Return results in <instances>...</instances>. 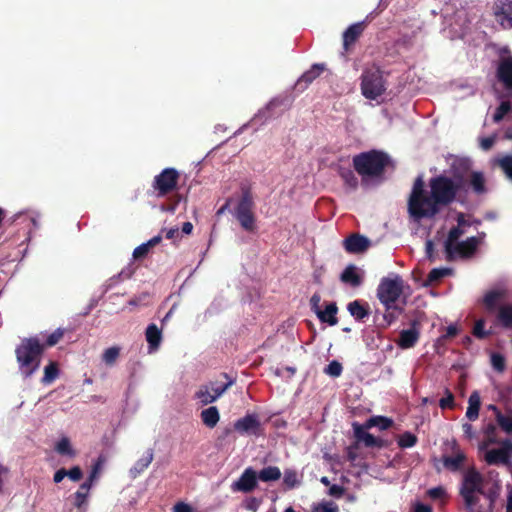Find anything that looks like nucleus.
<instances>
[{"instance_id":"f257e3e1","label":"nucleus","mask_w":512,"mask_h":512,"mask_svg":"<svg viewBox=\"0 0 512 512\" xmlns=\"http://www.w3.org/2000/svg\"><path fill=\"white\" fill-rule=\"evenodd\" d=\"M463 183V178L458 174L433 177L429 181L431 195H428L422 178L418 177L408 200L410 217L415 221L433 217L441 206L454 200Z\"/></svg>"},{"instance_id":"72a5a7b5","label":"nucleus","mask_w":512,"mask_h":512,"mask_svg":"<svg viewBox=\"0 0 512 512\" xmlns=\"http://www.w3.org/2000/svg\"><path fill=\"white\" fill-rule=\"evenodd\" d=\"M470 185L473 191L477 194H483L486 192L485 179L482 173L473 172L470 177Z\"/></svg>"},{"instance_id":"338daca9","label":"nucleus","mask_w":512,"mask_h":512,"mask_svg":"<svg viewBox=\"0 0 512 512\" xmlns=\"http://www.w3.org/2000/svg\"><path fill=\"white\" fill-rule=\"evenodd\" d=\"M458 333V328L455 324H451L449 325L447 328H446V334H445V337H453L455 335H457Z\"/></svg>"},{"instance_id":"774afa93","label":"nucleus","mask_w":512,"mask_h":512,"mask_svg":"<svg viewBox=\"0 0 512 512\" xmlns=\"http://www.w3.org/2000/svg\"><path fill=\"white\" fill-rule=\"evenodd\" d=\"M506 512H512V488L509 490V493L507 496Z\"/></svg>"},{"instance_id":"6ab92c4d","label":"nucleus","mask_w":512,"mask_h":512,"mask_svg":"<svg viewBox=\"0 0 512 512\" xmlns=\"http://www.w3.org/2000/svg\"><path fill=\"white\" fill-rule=\"evenodd\" d=\"M354 434L358 441L363 442L367 447H375L381 445V440L368 433L366 424L364 426L357 423L353 424Z\"/></svg>"},{"instance_id":"79ce46f5","label":"nucleus","mask_w":512,"mask_h":512,"mask_svg":"<svg viewBox=\"0 0 512 512\" xmlns=\"http://www.w3.org/2000/svg\"><path fill=\"white\" fill-rule=\"evenodd\" d=\"M496 421L505 433L512 434V417H508L503 415L501 412H497Z\"/></svg>"},{"instance_id":"052dcab7","label":"nucleus","mask_w":512,"mask_h":512,"mask_svg":"<svg viewBox=\"0 0 512 512\" xmlns=\"http://www.w3.org/2000/svg\"><path fill=\"white\" fill-rule=\"evenodd\" d=\"M320 302H321V297L319 294H314L311 299H310V304H311V308L312 310L317 314L318 311H320Z\"/></svg>"},{"instance_id":"c9c22d12","label":"nucleus","mask_w":512,"mask_h":512,"mask_svg":"<svg viewBox=\"0 0 512 512\" xmlns=\"http://www.w3.org/2000/svg\"><path fill=\"white\" fill-rule=\"evenodd\" d=\"M132 274L133 271L130 268L123 269L120 273L112 276L110 279L107 280V282L105 283V291L112 289L119 282L125 279H129L132 276Z\"/></svg>"},{"instance_id":"9d476101","label":"nucleus","mask_w":512,"mask_h":512,"mask_svg":"<svg viewBox=\"0 0 512 512\" xmlns=\"http://www.w3.org/2000/svg\"><path fill=\"white\" fill-rule=\"evenodd\" d=\"M253 208V197L247 189H244L240 200L233 210V215L238 220L241 227L249 233H253L257 229Z\"/></svg>"},{"instance_id":"5fc2aeb1","label":"nucleus","mask_w":512,"mask_h":512,"mask_svg":"<svg viewBox=\"0 0 512 512\" xmlns=\"http://www.w3.org/2000/svg\"><path fill=\"white\" fill-rule=\"evenodd\" d=\"M496 138V135L480 138L481 149L484 151H488L496 142Z\"/></svg>"},{"instance_id":"423d86ee","label":"nucleus","mask_w":512,"mask_h":512,"mask_svg":"<svg viewBox=\"0 0 512 512\" xmlns=\"http://www.w3.org/2000/svg\"><path fill=\"white\" fill-rule=\"evenodd\" d=\"M355 170L363 177L378 176L388 163L386 154L379 151L361 153L353 159Z\"/></svg>"},{"instance_id":"aec40b11","label":"nucleus","mask_w":512,"mask_h":512,"mask_svg":"<svg viewBox=\"0 0 512 512\" xmlns=\"http://www.w3.org/2000/svg\"><path fill=\"white\" fill-rule=\"evenodd\" d=\"M324 71V65L314 64L308 71L298 79L296 87L300 90H304L307 86L312 83L322 72Z\"/></svg>"},{"instance_id":"cd10ccee","label":"nucleus","mask_w":512,"mask_h":512,"mask_svg":"<svg viewBox=\"0 0 512 512\" xmlns=\"http://www.w3.org/2000/svg\"><path fill=\"white\" fill-rule=\"evenodd\" d=\"M201 420L208 428H214L220 420V414L215 406H210L201 412Z\"/></svg>"},{"instance_id":"bf43d9fd","label":"nucleus","mask_w":512,"mask_h":512,"mask_svg":"<svg viewBox=\"0 0 512 512\" xmlns=\"http://www.w3.org/2000/svg\"><path fill=\"white\" fill-rule=\"evenodd\" d=\"M173 512H193V509L185 502H178L173 506Z\"/></svg>"},{"instance_id":"13d9d810","label":"nucleus","mask_w":512,"mask_h":512,"mask_svg":"<svg viewBox=\"0 0 512 512\" xmlns=\"http://www.w3.org/2000/svg\"><path fill=\"white\" fill-rule=\"evenodd\" d=\"M342 177L349 186H352V187L356 186L357 179L355 178V176L351 170H346V171L342 172Z\"/></svg>"},{"instance_id":"bb28decb","label":"nucleus","mask_w":512,"mask_h":512,"mask_svg":"<svg viewBox=\"0 0 512 512\" xmlns=\"http://www.w3.org/2000/svg\"><path fill=\"white\" fill-rule=\"evenodd\" d=\"M338 308L335 303H329L324 310L318 311L316 314L321 322L328 323L331 326L337 324V314Z\"/></svg>"},{"instance_id":"473e14b6","label":"nucleus","mask_w":512,"mask_h":512,"mask_svg":"<svg viewBox=\"0 0 512 512\" xmlns=\"http://www.w3.org/2000/svg\"><path fill=\"white\" fill-rule=\"evenodd\" d=\"M465 458V454L458 451L455 455L444 458V466L451 471H457L460 469Z\"/></svg>"},{"instance_id":"864d4df0","label":"nucleus","mask_w":512,"mask_h":512,"mask_svg":"<svg viewBox=\"0 0 512 512\" xmlns=\"http://www.w3.org/2000/svg\"><path fill=\"white\" fill-rule=\"evenodd\" d=\"M338 507L333 502H324L314 508V512H337Z\"/></svg>"},{"instance_id":"2f4dec72","label":"nucleus","mask_w":512,"mask_h":512,"mask_svg":"<svg viewBox=\"0 0 512 512\" xmlns=\"http://www.w3.org/2000/svg\"><path fill=\"white\" fill-rule=\"evenodd\" d=\"M472 333L476 338L484 339L493 334V329L492 327L486 329V320L484 318H480L475 321Z\"/></svg>"},{"instance_id":"0e129e2a","label":"nucleus","mask_w":512,"mask_h":512,"mask_svg":"<svg viewBox=\"0 0 512 512\" xmlns=\"http://www.w3.org/2000/svg\"><path fill=\"white\" fill-rule=\"evenodd\" d=\"M260 505V501L256 498H251L250 500L247 501L246 503V508L248 510H252V511H255L257 510V508L259 507Z\"/></svg>"},{"instance_id":"9b49d317","label":"nucleus","mask_w":512,"mask_h":512,"mask_svg":"<svg viewBox=\"0 0 512 512\" xmlns=\"http://www.w3.org/2000/svg\"><path fill=\"white\" fill-rule=\"evenodd\" d=\"M361 91L365 98L377 100L385 91L383 77L379 69H367L362 74Z\"/></svg>"},{"instance_id":"c756f323","label":"nucleus","mask_w":512,"mask_h":512,"mask_svg":"<svg viewBox=\"0 0 512 512\" xmlns=\"http://www.w3.org/2000/svg\"><path fill=\"white\" fill-rule=\"evenodd\" d=\"M281 475V471L278 467L267 466L260 470V472L257 474V477L262 482H273L279 480Z\"/></svg>"},{"instance_id":"69168bd1","label":"nucleus","mask_w":512,"mask_h":512,"mask_svg":"<svg viewBox=\"0 0 512 512\" xmlns=\"http://www.w3.org/2000/svg\"><path fill=\"white\" fill-rule=\"evenodd\" d=\"M426 255L430 260H433L434 245L431 240H427L425 243Z\"/></svg>"},{"instance_id":"1a4fd4ad","label":"nucleus","mask_w":512,"mask_h":512,"mask_svg":"<svg viewBox=\"0 0 512 512\" xmlns=\"http://www.w3.org/2000/svg\"><path fill=\"white\" fill-rule=\"evenodd\" d=\"M497 77L509 92V98L501 102L493 116L495 122H500L507 113L512 111V56L500 59Z\"/></svg>"},{"instance_id":"37998d69","label":"nucleus","mask_w":512,"mask_h":512,"mask_svg":"<svg viewBox=\"0 0 512 512\" xmlns=\"http://www.w3.org/2000/svg\"><path fill=\"white\" fill-rule=\"evenodd\" d=\"M416 442L417 437L410 432L403 433L398 439V444L401 448H411Z\"/></svg>"},{"instance_id":"b1692460","label":"nucleus","mask_w":512,"mask_h":512,"mask_svg":"<svg viewBox=\"0 0 512 512\" xmlns=\"http://www.w3.org/2000/svg\"><path fill=\"white\" fill-rule=\"evenodd\" d=\"M284 104L283 100L280 99H273L271 100L265 108L260 110L258 114H256L254 121H260L261 123H264L268 121L271 118L276 117L278 114L274 111L276 108L282 106Z\"/></svg>"},{"instance_id":"f03ea898","label":"nucleus","mask_w":512,"mask_h":512,"mask_svg":"<svg viewBox=\"0 0 512 512\" xmlns=\"http://www.w3.org/2000/svg\"><path fill=\"white\" fill-rule=\"evenodd\" d=\"M457 222L458 225L450 230L445 240V252L448 260L471 256L480 244L481 239L485 237V234L481 233L480 236H472L464 241H459V238L465 234L464 227L466 226L462 214L458 215Z\"/></svg>"},{"instance_id":"39448f33","label":"nucleus","mask_w":512,"mask_h":512,"mask_svg":"<svg viewBox=\"0 0 512 512\" xmlns=\"http://www.w3.org/2000/svg\"><path fill=\"white\" fill-rule=\"evenodd\" d=\"M511 295L510 283L507 280H499L485 289L479 303L487 313L495 314L502 305L507 304L506 301Z\"/></svg>"},{"instance_id":"680f3d73","label":"nucleus","mask_w":512,"mask_h":512,"mask_svg":"<svg viewBox=\"0 0 512 512\" xmlns=\"http://www.w3.org/2000/svg\"><path fill=\"white\" fill-rule=\"evenodd\" d=\"M413 512H432V508L429 505L417 502L413 506Z\"/></svg>"},{"instance_id":"7ed1b4c3","label":"nucleus","mask_w":512,"mask_h":512,"mask_svg":"<svg viewBox=\"0 0 512 512\" xmlns=\"http://www.w3.org/2000/svg\"><path fill=\"white\" fill-rule=\"evenodd\" d=\"M43 346L37 338L24 339L16 348V359L19 371L24 378L32 376L40 366Z\"/></svg>"},{"instance_id":"6e6552de","label":"nucleus","mask_w":512,"mask_h":512,"mask_svg":"<svg viewBox=\"0 0 512 512\" xmlns=\"http://www.w3.org/2000/svg\"><path fill=\"white\" fill-rule=\"evenodd\" d=\"M235 378L223 373L219 378L201 385L195 393V398L203 406L217 401L232 385Z\"/></svg>"},{"instance_id":"49530a36","label":"nucleus","mask_w":512,"mask_h":512,"mask_svg":"<svg viewBox=\"0 0 512 512\" xmlns=\"http://www.w3.org/2000/svg\"><path fill=\"white\" fill-rule=\"evenodd\" d=\"M491 365L496 371L503 372L505 369V358L499 353H493L491 355Z\"/></svg>"},{"instance_id":"0eeeda50","label":"nucleus","mask_w":512,"mask_h":512,"mask_svg":"<svg viewBox=\"0 0 512 512\" xmlns=\"http://www.w3.org/2000/svg\"><path fill=\"white\" fill-rule=\"evenodd\" d=\"M493 481H487L474 468L464 472L459 488V493L464 503L469 502L479 496L485 495Z\"/></svg>"},{"instance_id":"4d7b16f0","label":"nucleus","mask_w":512,"mask_h":512,"mask_svg":"<svg viewBox=\"0 0 512 512\" xmlns=\"http://www.w3.org/2000/svg\"><path fill=\"white\" fill-rule=\"evenodd\" d=\"M67 477H69L72 481L76 482L82 478V471L78 466L71 468L67 471Z\"/></svg>"},{"instance_id":"e433bc0d","label":"nucleus","mask_w":512,"mask_h":512,"mask_svg":"<svg viewBox=\"0 0 512 512\" xmlns=\"http://www.w3.org/2000/svg\"><path fill=\"white\" fill-rule=\"evenodd\" d=\"M55 450L58 454L74 457L75 451L71 446V443L67 437L61 438L55 445Z\"/></svg>"},{"instance_id":"a878e982","label":"nucleus","mask_w":512,"mask_h":512,"mask_svg":"<svg viewBox=\"0 0 512 512\" xmlns=\"http://www.w3.org/2000/svg\"><path fill=\"white\" fill-rule=\"evenodd\" d=\"M419 338V331L412 327L406 330H403L400 333V338L398 340V345L403 349L411 348L415 345Z\"/></svg>"},{"instance_id":"7c9ffc66","label":"nucleus","mask_w":512,"mask_h":512,"mask_svg":"<svg viewBox=\"0 0 512 512\" xmlns=\"http://www.w3.org/2000/svg\"><path fill=\"white\" fill-rule=\"evenodd\" d=\"M341 280L344 283H348L354 287L359 286L361 283L360 276L356 271V267L353 265L348 266L341 274Z\"/></svg>"},{"instance_id":"f3484780","label":"nucleus","mask_w":512,"mask_h":512,"mask_svg":"<svg viewBox=\"0 0 512 512\" xmlns=\"http://www.w3.org/2000/svg\"><path fill=\"white\" fill-rule=\"evenodd\" d=\"M511 446L512 445L509 442L505 441L501 448L486 451L485 461L490 465L508 463L509 451H512Z\"/></svg>"},{"instance_id":"f8f14e48","label":"nucleus","mask_w":512,"mask_h":512,"mask_svg":"<svg viewBox=\"0 0 512 512\" xmlns=\"http://www.w3.org/2000/svg\"><path fill=\"white\" fill-rule=\"evenodd\" d=\"M501 485L498 480L488 488L485 495L479 496L469 502L464 503L466 512H495V502L500 494Z\"/></svg>"},{"instance_id":"c85d7f7f","label":"nucleus","mask_w":512,"mask_h":512,"mask_svg":"<svg viewBox=\"0 0 512 512\" xmlns=\"http://www.w3.org/2000/svg\"><path fill=\"white\" fill-rule=\"evenodd\" d=\"M481 405L480 395L477 391H474L468 399V408L466 411V417L474 421L478 418L479 409Z\"/></svg>"},{"instance_id":"a19ab883","label":"nucleus","mask_w":512,"mask_h":512,"mask_svg":"<svg viewBox=\"0 0 512 512\" xmlns=\"http://www.w3.org/2000/svg\"><path fill=\"white\" fill-rule=\"evenodd\" d=\"M58 376V368L57 365L53 362L45 366L44 368V376L42 378V382L44 384H49L53 382Z\"/></svg>"},{"instance_id":"4c0bfd02","label":"nucleus","mask_w":512,"mask_h":512,"mask_svg":"<svg viewBox=\"0 0 512 512\" xmlns=\"http://www.w3.org/2000/svg\"><path fill=\"white\" fill-rule=\"evenodd\" d=\"M392 425V420L382 416L371 417L366 422L367 428L378 427L380 430H386Z\"/></svg>"},{"instance_id":"ea45409f","label":"nucleus","mask_w":512,"mask_h":512,"mask_svg":"<svg viewBox=\"0 0 512 512\" xmlns=\"http://www.w3.org/2000/svg\"><path fill=\"white\" fill-rule=\"evenodd\" d=\"M120 355V348L117 346L107 348L102 355L103 362L108 366H113Z\"/></svg>"},{"instance_id":"393cba45","label":"nucleus","mask_w":512,"mask_h":512,"mask_svg":"<svg viewBox=\"0 0 512 512\" xmlns=\"http://www.w3.org/2000/svg\"><path fill=\"white\" fill-rule=\"evenodd\" d=\"M364 30V22H357L350 25L343 33V46L347 50L353 44Z\"/></svg>"},{"instance_id":"412c9836","label":"nucleus","mask_w":512,"mask_h":512,"mask_svg":"<svg viewBox=\"0 0 512 512\" xmlns=\"http://www.w3.org/2000/svg\"><path fill=\"white\" fill-rule=\"evenodd\" d=\"M149 353L155 352L162 341V331L156 324H150L145 332Z\"/></svg>"},{"instance_id":"e2e57ef3","label":"nucleus","mask_w":512,"mask_h":512,"mask_svg":"<svg viewBox=\"0 0 512 512\" xmlns=\"http://www.w3.org/2000/svg\"><path fill=\"white\" fill-rule=\"evenodd\" d=\"M67 471L65 469H59L55 472L54 474V482L55 483H60L67 475Z\"/></svg>"},{"instance_id":"4468645a","label":"nucleus","mask_w":512,"mask_h":512,"mask_svg":"<svg viewBox=\"0 0 512 512\" xmlns=\"http://www.w3.org/2000/svg\"><path fill=\"white\" fill-rule=\"evenodd\" d=\"M234 429L247 436H258L261 431V422L257 414H247L238 419L234 424Z\"/></svg>"},{"instance_id":"a18cd8bd","label":"nucleus","mask_w":512,"mask_h":512,"mask_svg":"<svg viewBox=\"0 0 512 512\" xmlns=\"http://www.w3.org/2000/svg\"><path fill=\"white\" fill-rule=\"evenodd\" d=\"M451 273L450 268H434L428 275L429 282H436Z\"/></svg>"},{"instance_id":"5701e85b","label":"nucleus","mask_w":512,"mask_h":512,"mask_svg":"<svg viewBox=\"0 0 512 512\" xmlns=\"http://www.w3.org/2000/svg\"><path fill=\"white\" fill-rule=\"evenodd\" d=\"M154 458V453L152 449H147L145 453L135 462V464L130 469V475L133 478H136L142 472H144L148 466L151 464Z\"/></svg>"},{"instance_id":"dca6fc26","label":"nucleus","mask_w":512,"mask_h":512,"mask_svg":"<svg viewBox=\"0 0 512 512\" xmlns=\"http://www.w3.org/2000/svg\"><path fill=\"white\" fill-rule=\"evenodd\" d=\"M494 15L504 29H512V0H499L495 5Z\"/></svg>"},{"instance_id":"f704fd0d","label":"nucleus","mask_w":512,"mask_h":512,"mask_svg":"<svg viewBox=\"0 0 512 512\" xmlns=\"http://www.w3.org/2000/svg\"><path fill=\"white\" fill-rule=\"evenodd\" d=\"M347 308L356 320H363L369 314L368 310L357 300L349 303Z\"/></svg>"},{"instance_id":"2eb2a0df","label":"nucleus","mask_w":512,"mask_h":512,"mask_svg":"<svg viewBox=\"0 0 512 512\" xmlns=\"http://www.w3.org/2000/svg\"><path fill=\"white\" fill-rule=\"evenodd\" d=\"M257 480L256 471L248 467L243 471L239 479L232 483L231 489L233 492L249 493L257 487Z\"/></svg>"},{"instance_id":"4be33fe9","label":"nucleus","mask_w":512,"mask_h":512,"mask_svg":"<svg viewBox=\"0 0 512 512\" xmlns=\"http://www.w3.org/2000/svg\"><path fill=\"white\" fill-rule=\"evenodd\" d=\"M495 322L505 329H512V303L502 305L495 313Z\"/></svg>"},{"instance_id":"09e8293b","label":"nucleus","mask_w":512,"mask_h":512,"mask_svg":"<svg viewBox=\"0 0 512 512\" xmlns=\"http://www.w3.org/2000/svg\"><path fill=\"white\" fill-rule=\"evenodd\" d=\"M64 330L61 328L56 329L54 332L48 335L46 339V345L51 347L57 344L63 337Z\"/></svg>"},{"instance_id":"603ef678","label":"nucleus","mask_w":512,"mask_h":512,"mask_svg":"<svg viewBox=\"0 0 512 512\" xmlns=\"http://www.w3.org/2000/svg\"><path fill=\"white\" fill-rule=\"evenodd\" d=\"M88 492L84 491V490H81L79 488V490L75 493V506L79 509H82L83 506L86 505L87 503V498H88Z\"/></svg>"},{"instance_id":"a211bd4d","label":"nucleus","mask_w":512,"mask_h":512,"mask_svg":"<svg viewBox=\"0 0 512 512\" xmlns=\"http://www.w3.org/2000/svg\"><path fill=\"white\" fill-rule=\"evenodd\" d=\"M370 240L359 234H353L344 241V247L347 252L358 254L366 251L370 246Z\"/></svg>"},{"instance_id":"6e6d98bb","label":"nucleus","mask_w":512,"mask_h":512,"mask_svg":"<svg viewBox=\"0 0 512 512\" xmlns=\"http://www.w3.org/2000/svg\"><path fill=\"white\" fill-rule=\"evenodd\" d=\"M149 249L150 248L148 247V244L142 243L141 245H139L138 247H136L134 249L133 257L135 259L142 258L147 255V253L149 252Z\"/></svg>"},{"instance_id":"ddd939ff","label":"nucleus","mask_w":512,"mask_h":512,"mask_svg":"<svg viewBox=\"0 0 512 512\" xmlns=\"http://www.w3.org/2000/svg\"><path fill=\"white\" fill-rule=\"evenodd\" d=\"M179 180V173L174 168H165L162 172L155 176L153 188L157 191L158 197H163L172 192Z\"/></svg>"},{"instance_id":"c03bdc74","label":"nucleus","mask_w":512,"mask_h":512,"mask_svg":"<svg viewBox=\"0 0 512 512\" xmlns=\"http://www.w3.org/2000/svg\"><path fill=\"white\" fill-rule=\"evenodd\" d=\"M342 365L340 362L333 360L324 369V373L331 377H339L342 373Z\"/></svg>"},{"instance_id":"3c124183","label":"nucleus","mask_w":512,"mask_h":512,"mask_svg":"<svg viewBox=\"0 0 512 512\" xmlns=\"http://www.w3.org/2000/svg\"><path fill=\"white\" fill-rule=\"evenodd\" d=\"M439 406L442 409L454 407V396L448 389L445 390V396L440 399Z\"/></svg>"},{"instance_id":"58836bf2","label":"nucleus","mask_w":512,"mask_h":512,"mask_svg":"<svg viewBox=\"0 0 512 512\" xmlns=\"http://www.w3.org/2000/svg\"><path fill=\"white\" fill-rule=\"evenodd\" d=\"M495 161L500 166L506 177L512 181V154L497 158Z\"/></svg>"},{"instance_id":"de8ad7c7","label":"nucleus","mask_w":512,"mask_h":512,"mask_svg":"<svg viewBox=\"0 0 512 512\" xmlns=\"http://www.w3.org/2000/svg\"><path fill=\"white\" fill-rule=\"evenodd\" d=\"M427 495L433 500H443L447 496L446 489L442 486L431 488L427 491Z\"/></svg>"},{"instance_id":"8fccbe9b","label":"nucleus","mask_w":512,"mask_h":512,"mask_svg":"<svg viewBox=\"0 0 512 512\" xmlns=\"http://www.w3.org/2000/svg\"><path fill=\"white\" fill-rule=\"evenodd\" d=\"M285 485H287L289 488H293L296 485H298V479L297 474L295 471L292 470H286L284 472V479H283Z\"/></svg>"},{"instance_id":"20e7f679","label":"nucleus","mask_w":512,"mask_h":512,"mask_svg":"<svg viewBox=\"0 0 512 512\" xmlns=\"http://www.w3.org/2000/svg\"><path fill=\"white\" fill-rule=\"evenodd\" d=\"M409 286L404 282L401 276L392 275L381 279L377 288V297L386 309L396 308L397 303H406Z\"/></svg>"}]
</instances>
